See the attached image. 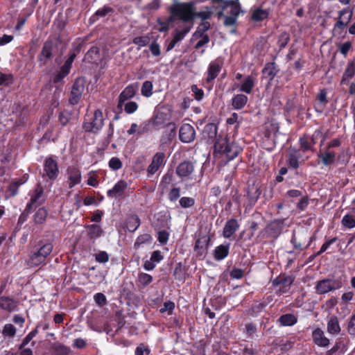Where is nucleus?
<instances>
[{"label": "nucleus", "mask_w": 355, "mask_h": 355, "mask_svg": "<svg viewBox=\"0 0 355 355\" xmlns=\"http://www.w3.org/2000/svg\"><path fill=\"white\" fill-rule=\"evenodd\" d=\"M277 322L281 326L290 327L297 322V318L292 313H286L282 315L278 318Z\"/></svg>", "instance_id": "obj_38"}, {"label": "nucleus", "mask_w": 355, "mask_h": 355, "mask_svg": "<svg viewBox=\"0 0 355 355\" xmlns=\"http://www.w3.org/2000/svg\"><path fill=\"white\" fill-rule=\"evenodd\" d=\"M108 166L112 171H116L123 167V162L119 157H113L109 160Z\"/></svg>", "instance_id": "obj_55"}, {"label": "nucleus", "mask_w": 355, "mask_h": 355, "mask_svg": "<svg viewBox=\"0 0 355 355\" xmlns=\"http://www.w3.org/2000/svg\"><path fill=\"white\" fill-rule=\"evenodd\" d=\"M257 327L253 322H249L245 325V331H243L248 338H252L253 335L257 332Z\"/></svg>", "instance_id": "obj_61"}, {"label": "nucleus", "mask_w": 355, "mask_h": 355, "mask_svg": "<svg viewBox=\"0 0 355 355\" xmlns=\"http://www.w3.org/2000/svg\"><path fill=\"white\" fill-rule=\"evenodd\" d=\"M223 65V59L218 57L211 61L207 69L206 82L211 83L217 78Z\"/></svg>", "instance_id": "obj_14"}, {"label": "nucleus", "mask_w": 355, "mask_h": 355, "mask_svg": "<svg viewBox=\"0 0 355 355\" xmlns=\"http://www.w3.org/2000/svg\"><path fill=\"white\" fill-rule=\"evenodd\" d=\"M179 204L182 208H190L195 205V199L191 197H182L179 200Z\"/></svg>", "instance_id": "obj_57"}, {"label": "nucleus", "mask_w": 355, "mask_h": 355, "mask_svg": "<svg viewBox=\"0 0 355 355\" xmlns=\"http://www.w3.org/2000/svg\"><path fill=\"white\" fill-rule=\"evenodd\" d=\"M230 243H227L216 246L214 250V258L216 261H221L225 259L230 253Z\"/></svg>", "instance_id": "obj_29"}, {"label": "nucleus", "mask_w": 355, "mask_h": 355, "mask_svg": "<svg viewBox=\"0 0 355 355\" xmlns=\"http://www.w3.org/2000/svg\"><path fill=\"white\" fill-rule=\"evenodd\" d=\"M248 98L246 95L239 94L234 95L232 98V105L237 110L243 109L247 104Z\"/></svg>", "instance_id": "obj_35"}, {"label": "nucleus", "mask_w": 355, "mask_h": 355, "mask_svg": "<svg viewBox=\"0 0 355 355\" xmlns=\"http://www.w3.org/2000/svg\"><path fill=\"white\" fill-rule=\"evenodd\" d=\"M211 237L209 236L201 234L198 235L193 248L198 258L202 259L206 257Z\"/></svg>", "instance_id": "obj_11"}, {"label": "nucleus", "mask_w": 355, "mask_h": 355, "mask_svg": "<svg viewBox=\"0 0 355 355\" xmlns=\"http://www.w3.org/2000/svg\"><path fill=\"white\" fill-rule=\"evenodd\" d=\"M48 215V210L44 207H40L33 215L34 224L38 226L43 225L46 223Z\"/></svg>", "instance_id": "obj_33"}, {"label": "nucleus", "mask_w": 355, "mask_h": 355, "mask_svg": "<svg viewBox=\"0 0 355 355\" xmlns=\"http://www.w3.org/2000/svg\"><path fill=\"white\" fill-rule=\"evenodd\" d=\"M316 99L320 102V106H321V108L320 110L318 108H315V111L322 113L323 108L328 103V100L327 98V91L324 89H321L319 94H318Z\"/></svg>", "instance_id": "obj_51"}, {"label": "nucleus", "mask_w": 355, "mask_h": 355, "mask_svg": "<svg viewBox=\"0 0 355 355\" xmlns=\"http://www.w3.org/2000/svg\"><path fill=\"white\" fill-rule=\"evenodd\" d=\"M136 94V88L133 85H129L121 92L119 96L117 108L122 111V107L125 101L131 99Z\"/></svg>", "instance_id": "obj_23"}, {"label": "nucleus", "mask_w": 355, "mask_h": 355, "mask_svg": "<svg viewBox=\"0 0 355 355\" xmlns=\"http://www.w3.org/2000/svg\"><path fill=\"white\" fill-rule=\"evenodd\" d=\"M23 184L24 182L21 180L12 182L8 187V191L10 192V196H15L18 193L19 187Z\"/></svg>", "instance_id": "obj_59"}, {"label": "nucleus", "mask_w": 355, "mask_h": 355, "mask_svg": "<svg viewBox=\"0 0 355 355\" xmlns=\"http://www.w3.org/2000/svg\"><path fill=\"white\" fill-rule=\"evenodd\" d=\"M71 349L69 347L58 343L53 347V355H69Z\"/></svg>", "instance_id": "obj_54"}, {"label": "nucleus", "mask_w": 355, "mask_h": 355, "mask_svg": "<svg viewBox=\"0 0 355 355\" xmlns=\"http://www.w3.org/2000/svg\"><path fill=\"white\" fill-rule=\"evenodd\" d=\"M355 76V58L352 60L349 61L345 71L342 76L340 80L341 85L348 84L349 80H351Z\"/></svg>", "instance_id": "obj_28"}, {"label": "nucleus", "mask_w": 355, "mask_h": 355, "mask_svg": "<svg viewBox=\"0 0 355 355\" xmlns=\"http://www.w3.org/2000/svg\"><path fill=\"white\" fill-rule=\"evenodd\" d=\"M227 8H230L228 12L230 16H225L223 24L225 26H234V28L231 31V33H235L236 32V28L237 24V19L241 12H242L241 6L239 0H231L226 1L223 5V10H226Z\"/></svg>", "instance_id": "obj_5"}, {"label": "nucleus", "mask_w": 355, "mask_h": 355, "mask_svg": "<svg viewBox=\"0 0 355 355\" xmlns=\"http://www.w3.org/2000/svg\"><path fill=\"white\" fill-rule=\"evenodd\" d=\"M87 235L91 240H95L101 236L103 233V229L98 225L92 224L86 226Z\"/></svg>", "instance_id": "obj_39"}, {"label": "nucleus", "mask_w": 355, "mask_h": 355, "mask_svg": "<svg viewBox=\"0 0 355 355\" xmlns=\"http://www.w3.org/2000/svg\"><path fill=\"white\" fill-rule=\"evenodd\" d=\"M189 7L190 12L192 17V21L195 18H200L202 21L210 19L213 15V12L210 10L209 7H206L207 10L195 12L193 5L191 3H187Z\"/></svg>", "instance_id": "obj_30"}, {"label": "nucleus", "mask_w": 355, "mask_h": 355, "mask_svg": "<svg viewBox=\"0 0 355 355\" xmlns=\"http://www.w3.org/2000/svg\"><path fill=\"white\" fill-rule=\"evenodd\" d=\"M284 226V219H275L260 231L259 237L276 240L282 234Z\"/></svg>", "instance_id": "obj_7"}, {"label": "nucleus", "mask_w": 355, "mask_h": 355, "mask_svg": "<svg viewBox=\"0 0 355 355\" xmlns=\"http://www.w3.org/2000/svg\"><path fill=\"white\" fill-rule=\"evenodd\" d=\"M153 83L150 80H146L143 83L141 88V95L146 98H149L153 94Z\"/></svg>", "instance_id": "obj_50"}, {"label": "nucleus", "mask_w": 355, "mask_h": 355, "mask_svg": "<svg viewBox=\"0 0 355 355\" xmlns=\"http://www.w3.org/2000/svg\"><path fill=\"white\" fill-rule=\"evenodd\" d=\"M311 337L313 343L320 347H327L330 344L329 339L325 336L320 327H316L312 331Z\"/></svg>", "instance_id": "obj_20"}, {"label": "nucleus", "mask_w": 355, "mask_h": 355, "mask_svg": "<svg viewBox=\"0 0 355 355\" xmlns=\"http://www.w3.org/2000/svg\"><path fill=\"white\" fill-rule=\"evenodd\" d=\"M84 89V85L80 83L79 79H76L72 85L69 95V102L71 105H75L78 103L82 97Z\"/></svg>", "instance_id": "obj_18"}, {"label": "nucleus", "mask_w": 355, "mask_h": 355, "mask_svg": "<svg viewBox=\"0 0 355 355\" xmlns=\"http://www.w3.org/2000/svg\"><path fill=\"white\" fill-rule=\"evenodd\" d=\"M299 143L303 152L311 150L313 152L315 148L312 147V145L309 140V136L306 134L303 135L300 137Z\"/></svg>", "instance_id": "obj_45"}, {"label": "nucleus", "mask_w": 355, "mask_h": 355, "mask_svg": "<svg viewBox=\"0 0 355 355\" xmlns=\"http://www.w3.org/2000/svg\"><path fill=\"white\" fill-rule=\"evenodd\" d=\"M127 187V182L123 180H121L118 181L111 189L107 191V196L110 198L122 197Z\"/></svg>", "instance_id": "obj_22"}, {"label": "nucleus", "mask_w": 355, "mask_h": 355, "mask_svg": "<svg viewBox=\"0 0 355 355\" xmlns=\"http://www.w3.org/2000/svg\"><path fill=\"white\" fill-rule=\"evenodd\" d=\"M114 12V9L109 6H104L103 8L97 10L94 14H93L89 19V24H94L100 18L105 17L107 15L110 13H112Z\"/></svg>", "instance_id": "obj_32"}, {"label": "nucleus", "mask_w": 355, "mask_h": 355, "mask_svg": "<svg viewBox=\"0 0 355 355\" xmlns=\"http://www.w3.org/2000/svg\"><path fill=\"white\" fill-rule=\"evenodd\" d=\"M294 281L295 277L293 275L281 274L272 281V284L275 287L280 286L279 293L283 294L289 291Z\"/></svg>", "instance_id": "obj_12"}, {"label": "nucleus", "mask_w": 355, "mask_h": 355, "mask_svg": "<svg viewBox=\"0 0 355 355\" xmlns=\"http://www.w3.org/2000/svg\"><path fill=\"white\" fill-rule=\"evenodd\" d=\"M287 164L290 168L297 169L299 167V157L295 153H290L287 159Z\"/></svg>", "instance_id": "obj_58"}, {"label": "nucleus", "mask_w": 355, "mask_h": 355, "mask_svg": "<svg viewBox=\"0 0 355 355\" xmlns=\"http://www.w3.org/2000/svg\"><path fill=\"white\" fill-rule=\"evenodd\" d=\"M194 164L195 162H192L191 160H184L181 162L176 167L175 173L182 179L189 178L194 171Z\"/></svg>", "instance_id": "obj_17"}, {"label": "nucleus", "mask_w": 355, "mask_h": 355, "mask_svg": "<svg viewBox=\"0 0 355 355\" xmlns=\"http://www.w3.org/2000/svg\"><path fill=\"white\" fill-rule=\"evenodd\" d=\"M165 162V154L163 152L156 153L153 157L151 163L148 166V173L155 174L162 166L164 165Z\"/></svg>", "instance_id": "obj_21"}, {"label": "nucleus", "mask_w": 355, "mask_h": 355, "mask_svg": "<svg viewBox=\"0 0 355 355\" xmlns=\"http://www.w3.org/2000/svg\"><path fill=\"white\" fill-rule=\"evenodd\" d=\"M153 281V277L152 275L143 272H139L137 278V285L139 287L144 288L150 284Z\"/></svg>", "instance_id": "obj_42"}, {"label": "nucleus", "mask_w": 355, "mask_h": 355, "mask_svg": "<svg viewBox=\"0 0 355 355\" xmlns=\"http://www.w3.org/2000/svg\"><path fill=\"white\" fill-rule=\"evenodd\" d=\"M342 286L343 283L340 280L327 278L318 281L315 288L317 294L322 295L339 289Z\"/></svg>", "instance_id": "obj_9"}, {"label": "nucleus", "mask_w": 355, "mask_h": 355, "mask_svg": "<svg viewBox=\"0 0 355 355\" xmlns=\"http://www.w3.org/2000/svg\"><path fill=\"white\" fill-rule=\"evenodd\" d=\"M39 325H37V327L33 329L31 331H30L22 340L21 344L19 345L20 347L22 349L23 347H26L39 333L38 328Z\"/></svg>", "instance_id": "obj_52"}, {"label": "nucleus", "mask_w": 355, "mask_h": 355, "mask_svg": "<svg viewBox=\"0 0 355 355\" xmlns=\"http://www.w3.org/2000/svg\"><path fill=\"white\" fill-rule=\"evenodd\" d=\"M318 157L321 159V162L324 166H329L336 161V153L327 150L324 153L320 152L318 154Z\"/></svg>", "instance_id": "obj_34"}, {"label": "nucleus", "mask_w": 355, "mask_h": 355, "mask_svg": "<svg viewBox=\"0 0 355 355\" xmlns=\"http://www.w3.org/2000/svg\"><path fill=\"white\" fill-rule=\"evenodd\" d=\"M105 119L101 109L87 111L83 119L82 128L85 132L98 134L104 126Z\"/></svg>", "instance_id": "obj_3"}, {"label": "nucleus", "mask_w": 355, "mask_h": 355, "mask_svg": "<svg viewBox=\"0 0 355 355\" xmlns=\"http://www.w3.org/2000/svg\"><path fill=\"white\" fill-rule=\"evenodd\" d=\"M347 331L350 335L355 336V313L349 318L347 325Z\"/></svg>", "instance_id": "obj_64"}, {"label": "nucleus", "mask_w": 355, "mask_h": 355, "mask_svg": "<svg viewBox=\"0 0 355 355\" xmlns=\"http://www.w3.org/2000/svg\"><path fill=\"white\" fill-rule=\"evenodd\" d=\"M327 331L330 334L337 335L340 332V327L338 318L332 315L327 322Z\"/></svg>", "instance_id": "obj_37"}, {"label": "nucleus", "mask_w": 355, "mask_h": 355, "mask_svg": "<svg viewBox=\"0 0 355 355\" xmlns=\"http://www.w3.org/2000/svg\"><path fill=\"white\" fill-rule=\"evenodd\" d=\"M44 194V189L40 183L35 185L34 189L30 193V200L26 204V211L32 212L34 207L42 205L44 200H42Z\"/></svg>", "instance_id": "obj_10"}, {"label": "nucleus", "mask_w": 355, "mask_h": 355, "mask_svg": "<svg viewBox=\"0 0 355 355\" xmlns=\"http://www.w3.org/2000/svg\"><path fill=\"white\" fill-rule=\"evenodd\" d=\"M14 81V78L12 74H6L0 72V86H8Z\"/></svg>", "instance_id": "obj_62"}, {"label": "nucleus", "mask_w": 355, "mask_h": 355, "mask_svg": "<svg viewBox=\"0 0 355 355\" xmlns=\"http://www.w3.org/2000/svg\"><path fill=\"white\" fill-rule=\"evenodd\" d=\"M272 300V297L268 296L266 298H263L261 301H254L249 309V314L252 316H257Z\"/></svg>", "instance_id": "obj_26"}, {"label": "nucleus", "mask_w": 355, "mask_h": 355, "mask_svg": "<svg viewBox=\"0 0 355 355\" xmlns=\"http://www.w3.org/2000/svg\"><path fill=\"white\" fill-rule=\"evenodd\" d=\"M60 42L58 40L48 39L42 46V51L37 56L41 65H46L58 52Z\"/></svg>", "instance_id": "obj_6"}, {"label": "nucleus", "mask_w": 355, "mask_h": 355, "mask_svg": "<svg viewBox=\"0 0 355 355\" xmlns=\"http://www.w3.org/2000/svg\"><path fill=\"white\" fill-rule=\"evenodd\" d=\"M261 193V189L257 185L253 184L249 186L246 195L248 198V206L250 207H253L257 203Z\"/></svg>", "instance_id": "obj_27"}, {"label": "nucleus", "mask_w": 355, "mask_h": 355, "mask_svg": "<svg viewBox=\"0 0 355 355\" xmlns=\"http://www.w3.org/2000/svg\"><path fill=\"white\" fill-rule=\"evenodd\" d=\"M100 55V49L96 46H92L85 55L84 60L88 63L95 62Z\"/></svg>", "instance_id": "obj_41"}, {"label": "nucleus", "mask_w": 355, "mask_h": 355, "mask_svg": "<svg viewBox=\"0 0 355 355\" xmlns=\"http://www.w3.org/2000/svg\"><path fill=\"white\" fill-rule=\"evenodd\" d=\"M269 15V10L263 9L261 7H257L252 11L250 19L254 22H261L268 19Z\"/></svg>", "instance_id": "obj_31"}, {"label": "nucleus", "mask_w": 355, "mask_h": 355, "mask_svg": "<svg viewBox=\"0 0 355 355\" xmlns=\"http://www.w3.org/2000/svg\"><path fill=\"white\" fill-rule=\"evenodd\" d=\"M289 41H290L289 35L286 33H282L280 35L278 42H277V45L279 48V50H282L283 49H284L287 46Z\"/></svg>", "instance_id": "obj_63"}, {"label": "nucleus", "mask_w": 355, "mask_h": 355, "mask_svg": "<svg viewBox=\"0 0 355 355\" xmlns=\"http://www.w3.org/2000/svg\"><path fill=\"white\" fill-rule=\"evenodd\" d=\"M341 225L347 229H353L355 227V215L346 214L341 220Z\"/></svg>", "instance_id": "obj_47"}, {"label": "nucleus", "mask_w": 355, "mask_h": 355, "mask_svg": "<svg viewBox=\"0 0 355 355\" xmlns=\"http://www.w3.org/2000/svg\"><path fill=\"white\" fill-rule=\"evenodd\" d=\"M19 301L14 297L7 295L0 297V309L11 313L18 311Z\"/></svg>", "instance_id": "obj_19"}, {"label": "nucleus", "mask_w": 355, "mask_h": 355, "mask_svg": "<svg viewBox=\"0 0 355 355\" xmlns=\"http://www.w3.org/2000/svg\"><path fill=\"white\" fill-rule=\"evenodd\" d=\"M17 329L12 324H6L2 330V334L5 337L13 338L16 334Z\"/></svg>", "instance_id": "obj_56"}, {"label": "nucleus", "mask_w": 355, "mask_h": 355, "mask_svg": "<svg viewBox=\"0 0 355 355\" xmlns=\"http://www.w3.org/2000/svg\"><path fill=\"white\" fill-rule=\"evenodd\" d=\"M171 215L168 213L159 212L157 215V221L162 228L169 227Z\"/></svg>", "instance_id": "obj_46"}, {"label": "nucleus", "mask_w": 355, "mask_h": 355, "mask_svg": "<svg viewBox=\"0 0 355 355\" xmlns=\"http://www.w3.org/2000/svg\"><path fill=\"white\" fill-rule=\"evenodd\" d=\"M255 81L254 78L250 76H248L241 83L239 90L250 94L252 93Z\"/></svg>", "instance_id": "obj_40"}, {"label": "nucleus", "mask_w": 355, "mask_h": 355, "mask_svg": "<svg viewBox=\"0 0 355 355\" xmlns=\"http://www.w3.org/2000/svg\"><path fill=\"white\" fill-rule=\"evenodd\" d=\"M352 18V10L349 7L343 8L338 12V17L334 26V30L343 31Z\"/></svg>", "instance_id": "obj_13"}, {"label": "nucleus", "mask_w": 355, "mask_h": 355, "mask_svg": "<svg viewBox=\"0 0 355 355\" xmlns=\"http://www.w3.org/2000/svg\"><path fill=\"white\" fill-rule=\"evenodd\" d=\"M70 71L60 67L59 70L53 75V82L54 84H63V79L69 74Z\"/></svg>", "instance_id": "obj_44"}, {"label": "nucleus", "mask_w": 355, "mask_h": 355, "mask_svg": "<svg viewBox=\"0 0 355 355\" xmlns=\"http://www.w3.org/2000/svg\"><path fill=\"white\" fill-rule=\"evenodd\" d=\"M68 176V187L72 189L80 184L82 180L81 171L77 166L72 165L67 167L66 170Z\"/></svg>", "instance_id": "obj_16"}, {"label": "nucleus", "mask_w": 355, "mask_h": 355, "mask_svg": "<svg viewBox=\"0 0 355 355\" xmlns=\"http://www.w3.org/2000/svg\"><path fill=\"white\" fill-rule=\"evenodd\" d=\"M242 151L243 148L227 136H219L214 144V153L225 156L228 161L236 158Z\"/></svg>", "instance_id": "obj_1"}, {"label": "nucleus", "mask_w": 355, "mask_h": 355, "mask_svg": "<svg viewBox=\"0 0 355 355\" xmlns=\"http://www.w3.org/2000/svg\"><path fill=\"white\" fill-rule=\"evenodd\" d=\"M279 71V69L275 62H267L261 70L262 78L268 79L269 82H271Z\"/></svg>", "instance_id": "obj_24"}, {"label": "nucleus", "mask_w": 355, "mask_h": 355, "mask_svg": "<svg viewBox=\"0 0 355 355\" xmlns=\"http://www.w3.org/2000/svg\"><path fill=\"white\" fill-rule=\"evenodd\" d=\"M179 139L183 143H191L196 139V130L189 123H183L179 130Z\"/></svg>", "instance_id": "obj_15"}, {"label": "nucleus", "mask_w": 355, "mask_h": 355, "mask_svg": "<svg viewBox=\"0 0 355 355\" xmlns=\"http://www.w3.org/2000/svg\"><path fill=\"white\" fill-rule=\"evenodd\" d=\"M53 245L50 241H40L35 245L34 250L29 257V265L32 267H37L40 265H45L47 257L53 251Z\"/></svg>", "instance_id": "obj_2"}, {"label": "nucleus", "mask_w": 355, "mask_h": 355, "mask_svg": "<svg viewBox=\"0 0 355 355\" xmlns=\"http://www.w3.org/2000/svg\"><path fill=\"white\" fill-rule=\"evenodd\" d=\"M175 304L173 301L168 300L164 303V307L159 309L161 313L167 312L168 315L173 314V310L175 309Z\"/></svg>", "instance_id": "obj_60"}, {"label": "nucleus", "mask_w": 355, "mask_h": 355, "mask_svg": "<svg viewBox=\"0 0 355 355\" xmlns=\"http://www.w3.org/2000/svg\"><path fill=\"white\" fill-rule=\"evenodd\" d=\"M126 227L128 232H135L141 225V220L137 214L129 216L125 221Z\"/></svg>", "instance_id": "obj_36"}, {"label": "nucleus", "mask_w": 355, "mask_h": 355, "mask_svg": "<svg viewBox=\"0 0 355 355\" xmlns=\"http://www.w3.org/2000/svg\"><path fill=\"white\" fill-rule=\"evenodd\" d=\"M190 30L191 26H184L182 30L175 29L173 33V40L176 43L182 41Z\"/></svg>", "instance_id": "obj_48"}, {"label": "nucleus", "mask_w": 355, "mask_h": 355, "mask_svg": "<svg viewBox=\"0 0 355 355\" xmlns=\"http://www.w3.org/2000/svg\"><path fill=\"white\" fill-rule=\"evenodd\" d=\"M170 15L166 21L170 25L175 22L178 19L183 22H192V17L190 12L189 7L187 3H177L173 4L168 9Z\"/></svg>", "instance_id": "obj_4"}, {"label": "nucleus", "mask_w": 355, "mask_h": 355, "mask_svg": "<svg viewBox=\"0 0 355 355\" xmlns=\"http://www.w3.org/2000/svg\"><path fill=\"white\" fill-rule=\"evenodd\" d=\"M43 178H47L48 180H55L60 173L58 162L52 155L47 157L43 164Z\"/></svg>", "instance_id": "obj_8"}, {"label": "nucleus", "mask_w": 355, "mask_h": 355, "mask_svg": "<svg viewBox=\"0 0 355 355\" xmlns=\"http://www.w3.org/2000/svg\"><path fill=\"white\" fill-rule=\"evenodd\" d=\"M211 28V24L208 21H202L199 26L197 27L196 32L193 34V36L196 37H198V36L208 35L206 32L209 30Z\"/></svg>", "instance_id": "obj_49"}, {"label": "nucleus", "mask_w": 355, "mask_h": 355, "mask_svg": "<svg viewBox=\"0 0 355 355\" xmlns=\"http://www.w3.org/2000/svg\"><path fill=\"white\" fill-rule=\"evenodd\" d=\"M71 118V112L68 110H62L58 114V122L62 126H65L68 124Z\"/></svg>", "instance_id": "obj_53"}, {"label": "nucleus", "mask_w": 355, "mask_h": 355, "mask_svg": "<svg viewBox=\"0 0 355 355\" xmlns=\"http://www.w3.org/2000/svg\"><path fill=\"white\" fill-rule=\"evenodd\" d=\"M153 237L150 234L146 233L139 235L134 243V248L138 250L144 244H149L152 242Z\"/></svg>", "instance_id": "obj_43"}, {"label": "nucleus", "mask_w": 355, "mask_h": 355, "mask_svg": "<svg viewBox=\"0 0 355 355\" xmlns=\"http://www.w3.org/2000/svg\"><path fill=\"white\" fill-rule=\"evenodd\" d=\"M240 224L236 218H230L225 223L223 230V236L225 239L231 238L235 232L239 229Z\"/></svg>", "instance_id": "obj_25"}]
</instances>
